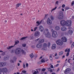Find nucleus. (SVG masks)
Returning <instances> with one entry per match:
<instances>
[{
  "label": "nucleus",
  "instance_id": "nucleus-51",
  "mask_svg": "<svg viewBox=\"0 0 74 74\" xmlns=\"http://www.w3.org/2000/svg\"><path fill=\"white\" fill-rule=\"evenodd\" d=\"M50 67H51V68H52V69H53V65H51L50 66Z\"/></svg>",
  "mask_w": 74,
  "mask_h": 74
},
{
  "label": "nucleus",
  "instance_id": "nucleus-33",
  "mask_svg": "<svg viewBox=\"0 0 74 74\" xmlns=\"http://www.w3.org/2000/svg\"><path fill=\"white\" fill-rule=\"evenodd\" d=\"M3 59L5 60H8V58L7 57H5Z\"/></svg>",
  "mask_w": 74,
  "mask_h": 74
},
{
  "label": "nucleus",
  "instance_id": "nucleus-38",
  "mask_svg": "<svg viewBox=\"0 0 74 74\" xmlns=\"http://www.w3.org/2000/svg\"><path fill=\"white\" fill-rule=\"evenodd\" d=\"M49 58L50 60H52V56H50Z\"/></svg>",
  "mask_w": 74,
  "mask_h": 74
},
{
  "label": "nucleus",
  "instance_id": "nucleus-58",
  "mask_svg": "<svg viewBox=\"0 0 74 74\" xmlns=\"http://www.w3.org/2000/svg\"><path fill=\"white\" fill-rule=\"evenodd\" d=\"M58 3H59V1H56V4H58Z\"/></svg>",
  "mask_w": 74,
  "mask_h": 74
},
{
  "label": "nucleus",
  "instance_id": "nucleus-48",
  "mask_svg": "<svg viewBox=\"0 0 74 74\" xmlns=\"http://www.w3.org/2000/svg\"><path fill=\"white\" fill-rule=\"evenodd\" d=\"M74 1H73V2H72L71 3V4H72V5H74Z\"/></svg>",
  "mask_w": 74,
  "mask_h": 74
},
{
  "label": "nucleus",
  "instance_id": "nucleus-23",
  "mask_svg": "<svg viewBox=\"0 0 74 74\" xmlns=\"http://www.w3.org/2000/svg\"><path fill=\"white\" fill-rule=\"evenodd\" d=\"M26 38H27V37H23L22 38H21L20 40H25Z\"/></svg>",
  "mask_w": 74,
  "mask_h": 74
},
{
  "label": "nucleus",
  "instance_id": "nucleus-8",
  "mask_svg": "<svg viewBox=\"0 0 74 74\" xmlns=\"http://www.w3.org/2000/svg\"><path fill=\"white\" fill-rule=\"evenodd\" d=\"M60 24L61 26H66V21L64 20H62L60 21Z\"/></svg>",
  "mask_w": 74,
  "mask_h": 74
},
{
  "label": "nucleus",
  "instance_id": "nucleus-15",
  "mask_svg": "<svg viewBox=\"0 0 74 74\" xmlns=\"http://www.w3.org/2000/svg\"><path fill=\"white\" fill-rule=\"evenodd\" d=\"M39 30L41 32H42L44 31V27H43L42 26V25L40 26L39 27Z\"/></svg>",
  "mask_w": 74,
  "mask_h": 74
},
{
  "label": "nucleus",
  "instance_id": "nucleus-54",
  "mask_svg": "<svg viewBox=\"0 0 74 74\" xmlns=\"http://www.w3.org/2000/svg\"><path fill=\"white\" fill-rule=\"evenodd\" d=\"M26 67H28V66H29V64H28L26 63Z\"/></svg>",
  "mask_w": 74,
  "mask_h": 74
},
{
  "label": "nucleus",
  "instance_id": "nucleus-56",
  "mask_svg": "<svg viewBox=\"0 0 74 74\" xmlns=\"http://www.w3.org/2000/svg\"><path fill=\"white\" fill-rule=\"evenodd\" d=\"M30 38L31 39H33V38H34L33 37V36H32H32H31Z\"/></svg>",
  "mask_w": 74,
  "mask_h": 74
},
{
  "label": "nucleus",
  "instance_id": "nucleus-46",
  "mask_svg": "<svg viewBox=\"0 0 74 74\" xmlns=\"http://www.w3.org/2000/svg\"><path fill=\"white\" fill-rule=\"evenodd\" d=\"M69 53L68 52L67 53L66 55V56H69Z\"/></svg>",
  "mask_w": 74,
  "mask_h": 74
},
{
  "label": "nucleus",
  "instance_id": "nucleus-1",
  "mask_svg": "<svg viewBox=\"0 0 74 74\" xmlns=\"http://www.w3.org/2000/svg\"><path fill=\"white\" fill-rule=\"evenodd\" d=\"M51 31L52 32V37H55V38H56V37H58V33H57V32H56V31H53V29H51Z\"/></svg>",
  "mask_w": 74,
  "mask_h": 74
},
{
  "label": "nucleus",
  "instance_id": "nucleus-28",
  "mask_svg": "<svg viewBox=\"0 0 74 74\" xmlns=\"http://www.w3.org/2000/svg\"><path fill=\"white\" fill-rule=\"evenodd\" d=\"M33 74H37V72L35 70L32 71Z\"/></svg>",
  "mask_w": 74,
  "mask_h": 74
},
{
  "label": "nucleus",
  "instance_id": "nucleus-44",
  "mask_svg": "<svg viewBox=\"0 0 74 74\" xmlns=\"http://www.w3.org/2000/svg\"><path fill=\"white\" fill-rule=\"evenodd\" d=\"M65 7V5L64 4H63L62 5V8H64Z\"/></svg>",
  "mask_w": 74,
  "mask_h": 74
},
{
  "label": "nucleus",
  "instance_id": "nucleus-35",
  "mask_svg": "<svg viewBox=\"0 0 74 74\" xmlns=\"http://www.w3.org/2000/svg\"><path fill=\"white\" fill-rule=\"evenodd\" d=\"M37 28H38V27H35L34 28V32H35V31H36V30L37 29Z\"/></svg>",
  "mask_w": 74,
  "mask_h": 74
},
{
  "label": "nucleus",
  "instance_id": "nucleus-53",
  "mask_svg": "<svg viewBox=\"0 0 74 74\" xmlns=\"http://www.w3.org/2000/svg\"><path fill=\"white\" fill-rule=\"evenodd\" d=\"M48 60H49L47 58L45 59V61H46V62H48Z\"/></svg>",
  "mask_w": 74,
  "mask_h": 74
},
{
  "label": "nucleus",
  "instance_id": "nucleus-2",
  "mask_svg": "<svg viewBox=\"0 0 74 74\" xmlns=\"http://www.w3.org/2000/svg\"><path fill=\"white\" fill-rule=\"evenodd\" d=\"M21 49L19 48H17L16 49L15 51V53L16 55H18V54L21 53Z\"/></svg>",
  "mask_w": 74,
  "mask_h": 74
},
{
  "label": "nucleus",
  "instance_id": "nucleus-30",
  "mask_svg": "<svg viewBox=\"0 0 74 74\" xmlns=\"http://www.w3.org/2000/svg\"><path fill=\"white\" fill-rule=\"evenodd\" d=\"M21 5V3H18L16 5V7H19V5Z\"/></svg>",
  "mask_w": 74,
  "mask_h": 74
},
{
  "label": "nucleus",
  "instance_id": "nucleus-22",
  "mask_svg": "<svg viewBox=\"0 0 74 74\" xmlns=\"http://www.w3.org/2000/svg\"><path fill=\"white\" fill-rule=\"evenodd\" d=\"M55 29L56 30H59L60 29V27L58 26H56L55 27Z\"/></svg>",
  "mask_w": 74,
  "mask_h": 74
},
{
  "label": "nucleus",
  "instance_id": "nucleus-49",
  "mask_svg": "<svg viewBox=\"0 0 74 74\" xmlns=\"http://www.w3.org/2000/svg\"><path fill=\"white\" fill-rule=\"evenodd\" d=\"M22 45L23 47H26V44H23Z\"/></svg>",
  "mask_w": 74,
  "mask_h": 74
},
{
  "label": "nucleus",
  "instance_id": "nucleus-9",
  "mask_svg": "<svg viewBox=\"0 0 74 74\" xmlns=\"http://www.w3.org/2000/svg\"><path fill=\"white\" fill-rule=\"evenodd\" d=\"M71 71V69L70 68H67L64 71V73L65 74H67Z\"/></svg>",
  "mask_w": 74,
  "mask_h": 74
},
{
  "label": "nucleus",
  "instance_id": "nucleus-59",
  "mask_svg": "<svg viewBox=\"0 0 74 74\" xmlns=\"http://www.w3.org/2000/svg\"><path fill=\"white\" fill-rule=\"evenodd\" d=\"M59 64H57L56 65V67H58L59 66Z\"/></svg>",
  "mask_w": 74,
  "mask_h": 74
},
{
  "label": "nucleus",
  "instance_id": "nucleus-52",
  "mask_svg": "<svg viewBox=\"0 0 74 74\" xmlns=\"http://www.w3.org/2000/svg\"><path fill=\"white\" fill-rule=\"evenodd\" d=\"M70 51V48H69L68 50V51L67 52H68L69 53V52Z\"/></svg>",
  "mask_w": 74,
  "mask_h": 74
},
{
  "label": "nucleus",
  "instance_id": "nucleus-7",
  "mask_svg": "<svg viewBox=\"0 0 74 74\" xmlns=\"http://www.w3.org/2000/svg\"><path fill=\"white\" fill-rule=\"evenodd\" d=\"M19 43V41L17 40L15 42V44L14 45V46H11L8 47L7 48V49H11L12 48V47H14L15 45L16 44H18Z\"/></svg>",
  "mask_w": 74,
  "mask_h": 74
},
{
  "label": "nucleus",
  "instance_id": "nucleus-3",
  "mask_svg": "<svg viewBox=\"0 0 74 74\" xmlns=\"http://www.w3.org/2000/svg\"><path fill=\"white\" fill-rule=\"evenodd\" d=\"M58 18L60 19H62L63 18V14L62 12H60L58 16Z\"/></svg>",
  "mask_w": 74,
  "mask_h": 74
},
{
  "label": "nucleus",
  "instance_id": "nucleus-27",
  "mask_svg": "<svg viewBox=\"0 0 74 74\" xmlns=\"http://www.w3.org/2000/svg\"><path fill=\"white\" fill-rule=\"evenodd\" d=\"M59 56L60 55V56H61V55H62L63 54V52L61 51L59 53Z\"/></svg>",
  "mask_w": 74,
  "mask_h": 74
},
{
  "label": "nucleus",
  "instance_id": "nucleus-61",
  "mask_svg": "<svg viewBox=\"0 0 74 74\" xmlns=\"http://www.w3.org/2000/svg\"><path fill=\"white\" fill-rule=\"evenodd\" d=\"M55 59H59V58H58V57L56 56L55 57Z\"/></svg>",
  "mask_w": 74,
  "mask_h": 74
},
{
  "label": "nucleus",
  "instance_id": "nucleus-6",
  "mask_svg": "<svg viewBox=\"0 0 74 74\" xmlns=\"http://www.w3.org/2000/svg\"><path fill=\"white\" fill-rule=\"evenodd\" d=\"M71 25V21L68 20L66 22V26H70Z\"/></svg>",
  "mask_w": 74,
  "mask_h": 74
},
{
  "label": "nucleus",
  "instance_id": "nucleus-13",
  "mask_svg": "<svg viewBox=\"0 0 74 74\" xmlns=\"http://www.w3.org/2000/svg\"><path fill=\"white\" fill-rule=\"evenodd\" d=\"M49 33V31L48 29H45L43 32V33L44 34H45V35L46 34H47Z\"/></svg>",
  "mask_w": 74,
  "mask_h": 74
},
{
  "label": "nucleus",
  "instance_id": "nucleus-25",
  "mask_svg": "<svg viewBox=\"0 0 74 74\" xmlns=\"http://www.w3.org/2000/svg\"><path fill=\"white\" fill-rule=\"evenodd\" d=\"M43 47L44 48L47 47V44L46 43L44 44L43 45Z\"/></svg>",
  "mask_w": 74,
  "mask_h": 74
},
{
  "label": "nucleus",
  "instance_id": "nucleus-63",
  "mask_svg": "<svg viewBox=\"0 0 74 74\" xmlns=\"http://www.w3.org/2000/svg\"><path fill=\"white\" fill-rule=\"evenodd\" d=\"M38 70L39 71H41V69H38Z\"/></svg>",
  "mask_w": 74,
  "mask_h": 74
},
{
  "label": "nucleus",
  "instance_id": "nucleus-36",
  "mask_svg": "<svg viewBox=\"0 0 74 74\" xmlns=\"http://www.w3.org/2000/svg\"><path fill=\"white\" fill-rule=\"evenodd\" d=\"M56 8H57V7L56 6L51 11H54V10H56Z\"/></svg>",
  "mask_w": 74,
  "mask_h": 74
},
{
  "label": "nucleus",
  "instance_id": "nucleus-41",
  "mask_svg": "<svg viewBox=\"0 0 74 74\" xmlns=\"http://www.w3.org/2000/svg\"><path fill=\"white\" fill-rule=\"evenodd\" d=\"M22 73H26V71H22Z\"/></svg>",
  "mask_w": 74,
  "mask_h": 74
},
{
  "label": "nucleus",
  "instance_id": "nucleus-39",
  "mask_svg": "<svg viewBox=\"0 0 74 74\" xmlns=\"http://www.w3.org/2000/svg\"><path fill=\"white\" fill-rule=\"evenodd\" d=\"M47 69L49 71H51V68L49 67V68H47Z\"/></svg>",
  "mask_w": 74,
  "mask_h": 74
},
{
  "label": "nucleus",
  "instance_id": "nucleus-21",
  "mask_svg": "<svg viewBox=\"0 0 74 74\" xmlns=\"http://www.w3.org/2000/svg\"><path fill=\"white\" fill-rule=\"evenodd\" d=\"M44 42V40L43 39H40V40L38 42L39 44H41V43H42Z\"/></svg>",
  "mask_w": 74,
  "mask_h": 74
},
{
  "label": "nucleus",
  "instance_id": "nucleus-5",
  "mask_svg": "<svg viewBox=\"0 0 74 74\" xmlns=\"http://www.w3.org/2000/svg\"><path fill=\"white\" fill-rule=\"evenodd\" d=\"M3 71H1V69H0V74H4V72L5 73V72H7L8 71V70H7V68H4L3 69Z\"/></svg>",
  "mask_w": 74,
  "mask_h": 74
},
{
  "label": "nucleus",
  "instance_id": "nucleus-20",
  "mask_svg": "<svg viewBox=\"0 0 74 74\" xmlns=\"http://www.w3.org/2000/svg\"><path fill=\"white\" fill-rule=\"evenodd\" d=\"M68 33L71 35H72L73 33V31L71 30H69L68 31Z\"/></svg>",
  "mask_w": 74,
  "mask_h": 74
},
{
  "label": "nucleus",
  "instance_id": "nucleus-31",
  "mask_svg": "<svg viewBox=\"0 0 74 74\" xmlns=\"http://www.w3.org/2000/svg\"><path fill=\"white\" fill-rule=\"evenodd\" d=\"M21 52L22 53H24V54H26V53L25 52V51H24V50H21Z\"/></svg>",
  "mask_w": 74,
  "mask_h": 74
},
{
  "label": "nucleus",
  "instance_id": "nucleus-37",
  "mask_svg": "<svg viewBox=\"0 0 74 74\" xmlns=\"http://www.w3.org/2000/svg\"><path fill=\"white\" fill-rule=\"evenodd\" d=\"M74 47V42L72 43V45H71V48H73Z\"/></svg>",
  "mask_w": 74,
  "mask_h": 74
},
{
  "label": "nucleus",
  "instance_id": "nucleus-62",
  "mask_svg": "<svg viewBox=\"0 0 74 74\" xmlns=\"http://www.w3.org/2000/svg\"><path fill=\"white\" fill-rule=\"evenodd\" d=\"M69 74H73V73L72 72H71Z\"/></svg>",
  "mask_w": 74,
  "mask_h": 74
},
{
  "label": "nucleus",
  "instance_id": "nucleus-40",
  "mask_svg": "<svg viewBox=\"0 0 74 74\" xmlns=\"http://www.w3.org/2000/svg\"><path fill=\"white\" fill-rule=\"evenodd\" d=\"M23 68H24V69H25V68L26 67V66H25V64H23Z\"/></svg>",
  "mask_w": 74,
  "mask_h": 74
},
{
  "label": "nucleus",
  "instance_id": "nucleus-26",
  "mask_svg": "<svg viewBox=\"0 0 74 74\" xmlns=\"http://www.w3.org/2000/svg\"><path fill=\"white\" fill-rule=\"evenodd\" d=\"M50 18L51 20H52V21H53V19H54V17H53V16L52 15H51L50 16Z\"/></svg>",
  "mask_w": 74,
  "mask_h": 74
},
{
  "label": "nucleus",
  "instance_id": "nucleus-64",
  "mask_svg": "<svg viewBox=\"0 0 74 74\" xmlns=\"http://www.w3.org/2000/svg\"><path fill=\"white\" fill-rule=\"evenodd\" d=\"M72 19H74V16H72Z\"/></svg>",
  "mask_w": 74,
  "mask_h": 74
},
{
  "label": "nucleus",
  "instance_id": "nucleus-42",
  "mask_svg": "<svg viewBox=\"0 0 74 74\" xmlns=\"http://www.w3.org/2000/svg\"><path fill=\"white\" fill-rule=\"evenodd\" d=\"M36 23L38 24V25H39L40 24V22L38 21L36 22Z\"/></svg>",
  "mask_w": 74,
  "mask_h": 74
},
{
  "label": "nucleus",
  "instance_id": "nucleus-18",
  "mask_svg": "<svg viewBox=\"0 0 74 74\" xmlns=\"http://www.w3.org/2000/svg\"><path fill=\"white\" fill-rule=\"evenodd\" d=\"M45 37H47V38H49L50 37H51V34H50V33L49 32V33H48L47 34H46L45 35Z\"/></svg>",
  "mask_w": 74,
  "mask_h": 74
},
{
  "label": "nucleus",
  "instance_id": "nucleus-10",
  "mask_svg": "<svg viewBox=\"0 0 74 74\" xmlns=\"http://www.w3.org/2000/svg\"><path fill=\"white\" fill-rule=\"evenodd\" d=\"M52 21L49 18H48L47 21V25H51V24H52Z\"/></svg>",
  "mask_w": 74,
  "mask_h": 74
},
{
  "label": "nucleus",
  "instance_id": "nucleus-60",
  "mask_svg": "<svg viewBox=\"0 0 74 74\" xmlns=\"http://www.w3.org/2000/svg\"><path fill=\"white\" fill-rule=\"evenodd\" d=\"M11 53H14V50H12L11 51Z\"/></svg>",
  "mask_w": 74,
  "mask_h": 74
},
{
  "label": "nucleus",
  "instance_id": "nucleus-24",
  "mask_svg": "<svg viewBox=\"0 0 74 74\" xmlns=\"http://www.w3.org/2000/svg\"><path fill=\"white\" fill-rule=\"evenodd\" d=\"M30 56L31 58V59H32L34 57V55H33V53H32L30 54Z\"/></svg>",
  "mask_w": 74,
  "mask_h": 74
},
{
  "label": "nucleus",
  "instance_id": "nucleus-11",
  "mask_svg": "<svg viewBox=\"0 0 74 74\" xmlns=\"http://www.w3.org/2000/svg\"><path fill=\"white\" fill-rule=\"evenodd\" d=\"M40 32L38 31H36L35 32L34 34V36L35 37H36L38 36H39V35H40Z\"/></svg>",
  "mask_w": 74,
  "mask_h": 74
},
{
  "label": "nucleus",
  "instance_id": "nucleus-55",
  "mask_svg": "<svg viewBox=\"0 0 74 74\" xmlns=\"http://www.w3.org/2000/svg\"><path fill=\"white\" fill-rule=\"evenodd\" d=\"M5 55V53H2V55L3 56H4Z\"/></svg>",
  "mask_w": 74,
  "mask_h": 74
},
{
  "label": "nucleus",
  "instance_id": "nucleus-4",
  "mask_svg": "<svg viewBox=\"0 0 74 74\" xmlns=\"http://www.w3.org/2000/svg\"><path fill=\"white\" fill-rule=\"evenodd\" d=\"M56 43L58 45H63V42L60 39H58L57 40Z\"/></svg>",
  "mask_w": 74,
  "mask_h": 74
},
{
  "label": "nucleus",
  "instance_id": "nucleus-29",
  "mask_svg": "<svg viewBox=\"0 0 74 74\" xmlns=\"http://www.w3.org/2000/svg\"><path fill=\"white\" fill-rule=\"evenodd\" d=\"M65 10H69V9H70V8L68 6H66L65 7Z\"/></svg>",
  "mask_w": 74,
  "mask_h": 74
},
{
  "label": "nucleus",
  "instance_id": "nucleus-50",
  "mask_svg": "<svg viewBox=\"0 0 74 74\" xmlns=\"http://www.w3.org/2000/svg\"><path fill=\"white\" fill-rule=\"evenodd\" d=\"M11 62L12 63H14V61L13 60H11Z\"/></svg>",
  "mask_w": 74,
  "mask_h": 74
},
{
  "label": "nucleus",
  "instance_id": "nucleus-19",
  "mask_svg": "<svg viewBox=\"0 0 74 74\" xmlns=\"http://www.w3.org/2000/svg\"><path fill=\"white\" fill-rule=\"evenodd\" d=\"M36 47L38 48H40L42 47V44L41 43H38L37 44Z\"/></svg>",
  "mask_w": 74,
  "mask_h": 74
},
{
  "label": "nucleus",
  "instance_id": "nucleus-17",
  "mask_svg": "<svg viewBox=\"0 0 74 74\" xmlns=\"http://www.w3.org/2000/svg\"><path fill=\"white\" fill-rule=\"evenodd\" d=\"M56 45L55 44H53L52 45V46L51 47V48L52 49H56Z\"/></svg>",
  "mask_w": 74,
  "mask_h": 74
},
{
  "label": "nucleus",
  "instance_id": "nucleus-57",
  "mask_svg": "<svg viewBox=\"0 0 74 74\" xmlns=\"http://www.w3.org/2000/svg\"><path fill=\"white\" fill-rule=\"evenodd\" d=\"M50 71L51 72V73H52V72H53V70H52V69H51V70H50Z\"/></svg>",
  "mask_w": 74,
  "mask_h": 74
},
{
  "label": "nucleus",
  "instance_id": "nucleus-47",
  "mask_svg": "<svg viewBox=\"0 0 74 74\" xmlns=\"http://www.w3.org/2000/svg\"><path fill=\"white\" fill-rule=\"evenodd\" d=\"M71 60L70 59H69V60H68L67 62L69 63H70V61Z\"/></svg>",
  "mask_w": 74,
  "mask_h": 74
},
{
  "label": "nucleus",
  "instance_id": "nucleus-43",
  "mask_svg": "<svg viewBox=\"0 0 74 74\" xmlns=\"http://www.w3.org/2000/svg\"><path fill=\"white\" fill-rule=\"evenodd\" d=\"M50 45H51V43L50 42H49L48 43V45H47L49 47V46H50Z\"/></svg>",
  "mask_w": 74,
  "mask_h": 74
},
{
  "label": "nucleus",
  "instance_id": "nucleus-34",
  "mask_svg": "<svg viewBox=\"0 0 74 74\" xmlns=\"http://www.w3.org/2000/svg\"><path fill=\"white\" fill-rule=\"evenodd\" d=\"M45 70H46V69L45 68H43L41 70V71H45Z\"/></svg>",
  "mask_w": 74,
  "mask_h": 74
},
{
  "label": "nucleus",
  "instance_id": "nucleus-45",
  "mask_svg": "<svg viewBox=\"0 0 74 74\" xmlns=\"http://www.w3.org/2000/svg\"><path fill=\"white\" fill-rule=\"evenodd\" d=\"M40 40V38H38L37 39H36L35 41H36V42H37V41H38V40Z\"/></svg>",
  "mask_w": 74,
  "mask_h": 74
},
{
  "label": "nucleus",
  "instance_id": "nucleus-14",
  "mask_svg": "<svg viewBox=\"0 0 74 74\" xmlns=\"http://www.w3.org/2000/svg\"><path fill=\"white\" fill-rule=\"evenodd\" d=\"M61 40L62 41H63L64 42H67V38L65 37H62V38Z\"/></svg>",
  "mask_w": 74,
  "mask_h": 74
},
{
  "label": "nucleus",
  "instance_id": "nucleus-12",
  "mask_svg": "<svg viewBox=\"0 0 74 74\" xmlns=\"http://www.w3.org/2000/svg\"><path fill=\"white\" fill-rule=\"evenodd\" d=\"M6 65V63L3 62H0V67H4Z\"/></svg>",
  "mask_w": 74,
  "mask_h": 74
},
{
  "label": "nucleus",
  "instance_id": "nucleus-32",
  "mask_svg": "<svg viewBox=\"0 0 74 74\" xmlns=\"http://www.w3.org/2000/svg\"><path fill=\"white\" fill-rule=\"evenodd\" d=\"M41 62H42V63H45V60H44V59H42L41 60Z\"/></svg>",
  "mask_w": 74,
  "mask_h": 74
},
{
  "label": "nucleus",
  "instance_id": "nucleus-16",
  "mask_svg": "<svg viewBox=\"0 0 74 74\" xmlns=\"http://www.w3.org/2000/svg\"><path fill=\"white\" fill-rule=\"evenodd\" d=\"M61 30L62 31H66V30H67V28H66V27L65 26H63L61 28Z\"/></svg>",
  "mask_w": 74,
  "mask_h": 74
}]
</instances>
